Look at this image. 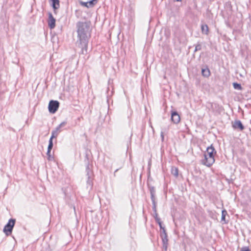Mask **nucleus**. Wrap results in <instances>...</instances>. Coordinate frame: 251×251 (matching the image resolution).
I'll use <instances>...</instances> for the list:
<instances>
[{
	"label": "nucleus",
	"mask_w": 251,
	"mask_h": 251,
	"mask_svg": "<svg viewBox=\"0 0 251 251\" xmlns=\"http://www.w3.org/2000/svg\"><path fill=\"white\" fill-rule=\"evenodd\" d=\"M77 40L76 43L81 49L82 54L87 51L88 43L91 37L90 23L87 22H78L76 24Z\"/></svg>",
	"instance_id": "nucleus-1"
},
{
	"label": "nucleus",
	"mask_w": 251,
	"mask_h": 251,
	"mask_svg": "<svg viewBox=\"0 0 251 251\" xmlns=\"http://www.w3.org/2000/svg\"><path fill=\"white\" fill-rule=\"evenodd\" d=\"M206 151L207 152L204 154V159L202 160V163L207 167H210L215 162L214 154L216 151L212 145L207 148Z\"/></svg>",
	"instance_id": "nucleus-2"
},
{
	"label": "nucleus",
	"mask_w": 251,
	"mask_h": 251,
	"mask_svg": "<svg viewBox=\"0 0 251 251\" xmlns=\"http://www.w3.org/2000/svg\"><path fill=\"white\" fill-rule=\"evenodd\" d=\"M86 176L87 177L86 185H87V189L90 191L92 189L93 186V172L92 170V166L89 165V163H88L86 168Z\"/></svg>",
	"instance_id": "nucleus-3"
},
{
	"label": "nucleus",
	"mask_w": 251,
	"mask_h": 251,
	"mask_svg": "<svg viewBox=\"0 0 251 251\" xmlns=\"http://www.w3.org/2000/svg\"><path fill=\"white\" fill-rule=\"evenodd\" d=\"M15 222V219H10L7 224L4 226L3 231L6 235L9 236L11 234Z\"/></svg>",
	"instance_id": "nucleus-4"
},
{
	"label": "nucleus",
	"mask_w": 251,
	"mask_h": 251,
	"mask_svg": "<svg viewBox=\"0 0 251 251\" xmlns=\"http://www.w3.org/2000/svg\"><path fill=\"white\" fill-rule=\"evenodd\" d=\"M59 106V102L57 100H51L50 101L48 109L50 113L54 114L58 110Z\"/></svg>",
	"instance_id": "nucleus-5"
},
{
	"label": "nucleus",
	"mask_w": 251,
	"mask_h": 251,
	"mask_svg": "<svg viewBox=\"0 0 251 251\" xmlns=\"http://www.w3.org/2000/svg\"><path fill=\"white\" fill-rule=\"evenodd\" d=\"M66 122H63L59 124L54 130L51 131V136L50 138L53 139L56 138L61 131V128L66 125Z\"/></svg>",
	"instance_id": "nucleus-6"
},
{
	"label": "nucleus",
	"mask_w": 251,
	"mask_h": 251,
	"mask_svg": "<svg viewBox=\"0 0 251 251\" xmlns=\"http://www.w3.org/2000/svg\"><path fill=\"white\" fill-rule=\"evenodd\" d=\"M160 236L163 243V248L165 251H166L168 247V240L167 234L165 228H163V230L161 231Z\"/></svg>",
	"instance_id": "nucleus-7"
},
{
	"label": "nucleus",
	"mask_w": 251,
	"mask_h": 251,
	"mask_svg": "<svg viewBox=\"0 0 251 251\" xmlns=\"http://www.w3.org/2000/svg\"><path fill=\"white\" fill-rule=\"evenodd\" d=\"M49 18L48 20V26L50 29H53L55 26V19L53 17L52 14L49 12L48 13Z\"/></svg>",
	"instance_id": "nucleus-8"
},
{
	"label": "nucleus",
	"mask_w": 251,
	"mask_h": 251,
	"mask_svg": "<svg viewBox=\"0 0 251 251\" xmlns=\"http://www.w3.org/2000/svg\"><path fill=\"white\" fill-rule=\"evenodd\" d=\"M171 120L175 124H178L180 120V118L176 111H172L171 113Z\"/></svg>",
	"instance_id": "nucleus-9"
},
{
	"label": "nucleus",
	"mask_w": 251,
	"mask_h": 251,
	"mask_svg": "<svg viewBox=\"0 0 251 251\" xmlns=\"http://www.w3.org/2000/svg\"><path fill=\"white\" fill-rule=\"evenodd\" d=\"M232 127L234 129H238L241 131L244 129L245 127L240 120H236L232 124Z\"/></svg>",
	"instance_id": "nucleus-10"
},
{
	"label": "nucleus",
	"mask_w": 251,
	"mask_h": 251,
	"mask_svg": "<svg viewBox=\"0 0 251 251\" xmlns=\"http://www.w3.org/2000/svg\"><path fill=\"white\" fill-rule=\"evenodd\" d=\"M52 3L51 6L53 9L54 12L56 13V10L58 9L60 7L59 0H50Z\"/></svg>",
	"instance_id": "nucleus-11"
},
{
	"label": "nucleus",
	"mask_w": 251,
	"mask_h": 251,
	"mask_svg": "<svg viewBox=\"0 0 251 251\" xmlns=\"http://www.w3.org/2000/svg\"><path fill=\"white\" fill-rule=\"evenodd\" d=\"M202 75L204 77H208L210 75V72L209 69L206 67L201 69Z\"/></svg>",
	"instance_id": "nucleus-12"
},
{
	"label": "nucleus",
	"mask_w": 251,
	"mask_h": 251,
	"mask_svg": "<svg viewBox=\"0 0 251 251\" xmlns=\"http://www.w3.org/2000/svg\"><path fill=\"white\" fill-rule=\"evenodd\" d=\"M202 33L207 35L208 33V27L207 25H201Z\"/></svg>",
	"instance_id": "nucleus-13"
},
{
	"label": "nucleus",
	"mask_w": 251,
	"mask_h": 251,
	"mask_svg": "<svg viewBox=\"0 0 251 251\" xmlns=\"http://www.w3.org/2000/svg\"><path fill=\"white\" fill-rule=\"evenodd\" d=\"M151 198L152 203V210L153 212H155L156 209V201H155V197Z\"/></svg>",
	"instance_id": "nucleus-14"
},
{
	"label": "nucleus",
	"mask_w": 251,
	"mask_h": 251,
	"mask_svg": "<svg viewBox=\"0 0 251 251\" xmlns=\"http://www.w3.org/2000/svg\"><path fill=\"white\" fill-rule=\"evenodd\" d=\"M151 197H155V189L153 186L149 187Z\"/></svg>",
	"instance_id": "nucleus-15"
},
{
	"label": "nucleus",
	"mask_w": 251,
	"mask_h": 251,
	"mask_svg": "<svg viewBox=\"0 0 251 251\" xmlns=\"http://www.w3.org/2000/svg\"><path fill=\"white\" fill-rule=\"evenodd\" d=\"M227 211L225 209L222 210L221 220L222 221H224L225 223H227V222H226L225 220L226 216L227 215Z\"/></svg>",
	"instance_id": "nucleus-16"
},
{
	"label": "nucleus",
	"mask_w": 251,
	"mask_h": 251,
	"mask_svg": "<svg viewBox=\"0 0 251 251\" xmlns=\"http://www.w3.org/2000/svg\"><path fill=\"white\" fill-rule=\"evenodd\" d=\"M233 86L235 89L239 90H241L242 89V87L241 86V84L236 82H234L233 83Z\"/></svg>",
	"instance_id": "nucleus-17"
},
{
	"label": "nucleus",
	"mask_w": 251,
	"mask_h": 251,
	"mask_svg": "<svg viewBox=\"0 0 251 251\" xmlns=\"http://www.w3.org/2000/svg\"><path fill=\"white\" fill-rule=\"evenodd\" d=\"M51 138L49 140V144L48 147V151H50L53 148V142Z\"/></svg>",
	"instance_id": "nucleus-18"
},
{
	"label": "nucleus",
	"mask_w": 251,
	"mask_h": 251,
	"mask_svg": "<svg viewBox=\"0 0 251 251\" xmlns=\"http://www.w3.org/2000/svg\"><path fill=\"white\" fill-rule=\"evenodd\" d=\"M97 0H91L88 1V2L89 7L94 6L97 3Z\"/></svg>",
	"instance_id": "nucleus-19"
},
{
	"label": "nucleus",
	"mask_w": 251,
	"mask_h": 251,
	"mask_svg": "<svg viewBox=\"0 0 251 251\" xmlns=\"http://www.w3.org/2000/svg\"><path fill=\"white\" fill-rule=\"evenodd\" d=\"M172 173L175 176H178V169L176 168H173L172 169Z\"/></svg>",
	"instance_id": "nucleus-20"
},
{
	"label": "nucleus",
	"mask_w": 251,
	"mask_h": 251,
	"mask_svg": "<svg viewBox=\"0 0 251 251\" xmlns=\"http://www.w3.org/2000/svg\"><path fill=\"white\" fill-rule=\"evenodd\" d=\"M201 49V45L199 44V43H198L196 46H195V50H194V52H196L198 50H200Z\"/></svg>",
	"instance_id": "nucleus-21"
},
{
	"label": "nucleus",
	"mask_w": 251,
	"mask_h": 251,
	"mask_svg": "<svg viewBox=\"0 0 251 251\" xmlns=\"http://www.w3.org/2000/svg\"><path fill=\"white\" fill-rule=\"evenodd\" d=\"M47 155L48 156V159L49 160H51L52 159H53V157L51 156L50 151H47Z\"/></svg>",
	"instance_id": "nucleus-22"
},
{
	"label": "nucleus",
	"mask_w": 251,
	"mask_h": 251,
	"mask_svg": "<svg viewBox=\"0 0 251 251\" xmlns=\"http://www.w3.org/2000/svg\"><path fill=\"white\" fill-rule=\"evenodd\" d=\"M80 3L82 6L87 7L88 8L89 7V6L88 5V2H85L80 1Z\"/></svg>",
	"instance_id": "nucleus-23"
},
{
	"label": "nucleus",
	"mask_w": 251,
	"mask_h": 251,
	"mask_svg": "<svg viewBox=\"0 0 251 251\" xmlns=\"http://www.w3.org/2000/svg\"><path fill=\"white\" fill-rule=\"evenodd\" d=\"M240 251H251L248 247H243L241 249Z\"/></svg>",
	"instance_id": "nucleus-24"
},
{
	"label": "nucleus",
	"mask_w": 251,
	"mask_h": 251,
	"mask_svg": "<svg viewBox=\"0 0 251 251\" xmlns=\"http://www.w3.org/2000/svg\"><path fill=\"white\" fill-rule=\"evenodd\" d=\"M158 224L159 225L160 229L162 230V231H163V228H165V227L162 226V222L159 223Z\"/></svg>",
	"instance_id": "nucleus-25"
},
{
	"label": "nucleus",
	"mask_w": 251,
	"mask_h": 251,
	"mask_svg": "<svg viewBox=\"0 0 251 251\" xmlns=\"http://www.w3.org/2000/svg\"><path fill=\"white\" fill-rule=\"evenodd\" d=\"M154 219H156V218H158V214H157V209H156V211L155 212H154Z\"/></svg>",
	"instance_id": "nucleus-26"
},
{
	"label": "nucleus",
	"mask_w": 251,
	"mask_h": 251,
	"mask_svg": "<svg viewBox=\"0 0 251 251\" xmlns=\"http://www.w3.org/2000/svg\"><path fill=\"white\" fill-rule=\"evenodd\" d=\"M161 137L162 141H163L164 139V133L163 131L161 132Z\"/></svg>",
	"instance_id": "nucleus-27"
},
{
	"label": "nucleus",
	"mask_w": 251,
	"mask_h": 251,
	"mask_svg": "<svg viewBox=\"0 0 251 251\" xmlns=\"http://www.w3.org/2000/svg\"><path fill=\"white\" fill-rule=\"evenodd\" d=\"M155 220L157 224L161 222L160 219L159 218H156V219H155Z\"/></svg>",
	"instance_id": "nucleus-28"
},
{
	"label": "nucleus",
	"mask_w": 251,
	"mask_h": 251,
	"mask_svg": "<svg viewBox=\"0 0 251 251\" xmlns=\"http://www.w3.org/2000/svg\"><path fill=\"white\" fill-rule=\"evenodd\" d=\"M119 170V169H117L115 170V172H114V175L115 176V173Z\"/></svg>",
	"instance_id": "nucleus-29"
},
{
	"label": "nucleus",
	"mask_w": 251,
	"mask_h": 251,
	"mask_svg": "<svg viewBox=\"0 0 251 251\" xmlns=\"http://www.w3.org/2000/svg\"><path fill=\"white\" fill-rule=\"evenodd\" d=\"M176 1H181L182 0H175Z\"/></svg>",
	"instance_id": "nucleus-30"
}]
</instances>
